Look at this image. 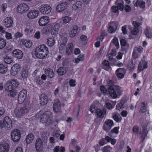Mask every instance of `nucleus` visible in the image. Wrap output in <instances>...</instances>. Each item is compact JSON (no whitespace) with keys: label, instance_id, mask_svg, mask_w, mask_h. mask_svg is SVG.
<instances>
[{"label":"nucleus","instance_id":"f257e3e1","mask_svg":"<svg viewBox=\"0 0 152 152\" xmlns=\"http://www.w3.org/2000/svg\"><path fill=\"white\" fill-rule=\"evenodd\" d=\"M107 91L109 94L113 98H116L121 94V88L119 86L114 84L111 80H109L108 83Z\"/></svg>","mask_w":152,"mask_h":152},{"label":"nucleus","instance_id":"f03ea898","mask_svg":"<svg viewBox=\"0 0 152 152\" xmlns=\"http://www.w3.org/2000/svg\"><path fill=\"white\" fill-rule=\"evenodd\" d=\"M23 106L20 107H16L15 110V114L16 116L20 118L28 113L31 109L30 102H25L23 103Z\"/></svg>","mask_w":152,"mask_h":152},{"label":"nucleus","instance_id":"7ed1b4c3","mask_svg":"<svg viewBox=\"0 0 152 152\" xmlns=\"http://www.w3.org/2000/svg\"><path fill=\"white\" fill-rule=\"evenodd\" d=\"M49 53L48 49L44 44L41 45L37 47L34 52L36 57L40 59H43L47 56Z\"/></svg>","mask_w":152,"mask_h":152},{"label":"nucleus","instance_id":"20e7f679","mask_svg":"<svg viewBox=\"0 0 152 152\" xmlns=\"http://www.w3.org/2000/svg\"><path fill=\"white\" fill-rule=\"evenodd\" d=\"M51 116V113L49 111L45 112L41 116L40 122L45 125H50L53 122Z\"/></svg>","mask_w":152,"mask_h":152},{"label":"nucleus","instance_id":"39448f33","mask_svg":"<svg viewBox=\"0 0 152 152\" xmlns=\"http://www.w3.org/2000/svg\"><path fill=\"white\" fill-rule=\"evenodd\" d=\"M12 121L11 118L8 116L5 117L3 121H0V127L4 128L6 130H9L12 127Z\"/></svg>","mask_w":152,"mask_h":152},{"label":"nucleus","instance_id":"423d86ee","mask_svg":"<svg viewBox=\"0 0 152 152\" xmlns=\"http://www.w3.org/2000/svg\"><path fill=\"white\" fill-rule=\"evenodd\" d=\"M18 84V82L17 80L12 79L9 80L5 85V90L6 91H8L10 90H13L17 87Z\"/></svg>","mask_w":152,"mask_h":152},{"label":"nucleus","instance_id":"0eeeda50","mask_svg":"<svg viewBox=\"0 0 152 152\" xmlns=\"http://www.w3.org/2000/svg\"><path fill=\"white\" fill-rule=\"evenodd\" d=\"M62 42L60 45L59 50L60 52L64 53L65 52L66 53V34H62L61 35Z\"/></svg>","mask_w":152,"mask_h":152},{"label":"nucleus","instance_id":"6e6552de","mask_svg":"<svg viewBox=\"0 0 152 152\" xmlns=\"http://www.w3.org/2000/svg\"><path fill=\"white\" fill-rule=\"evenodd\" d=\"M40 12L44 15L48 14L51 12V7L47 4H42L39 7Z\"/></svg>","mask_w":152,"mask_h":152},{"label":"nucleus","instance_id":"1a4fd4ad","mask_svg":"<svg viewBox=\"0 0 152 152\" xmlns=\"http://www.w3.org/2000/svg\"><path fill=\"white\" fill-rule=\"evenodd\" d=\"M27 91L25 89H22L20 92L18 97V101L19 104H21L26 97Z\"/></svg>","mask_w":152,"mask_h":152},{"label":"nucleus","instance_id":"9d476101","mask_svg":"<svg viewBox=\"0 0 152 152\" xmlns=\"http://www.w3.org/2000/svg\"><path fill=\"white\" fill-rule=\"evenodd\" d=\"M4 26L7 28H12L14 26L13 20L11 17H7L3 21Z\"/></svg>","mask_w":152,"mask_h":152},{"label":"nucleus","instance_id":"9b49d317","mask_svg":"<svg viewBox=\"0 0 152 152\" xmlns=\"http://www.w3.org/2000/svg\"><path fill=\"white\" fill-rule=\"evenodd\" d=\"M143 50V48H142L140 46L138 47H135L133 49V53L132 54V56L134 59H136L138 57V54L137 53H141Z\"/></svg>","mask_w":152,"mask_h":152},{"label":"nucleus","instance_id":"f8f14e48","mask_svg":"<svg viewBox=\"0 0 152 152\" xmlns=\"http://www.w3.org/2000/svg\"><path fill=\"white\" fill-rule=\"evenodd\" d=\"M20 66L19 64H14L11 67L10 73L12 76H15L19 72Z\"/></svg>","mask_w":152,"mask_h":152},{"label":"nucleus","instance_id":"ddd939ff","mask_svg":"<svg viewBox=\"0 0 152 152\" xmlns=\"http://www.w3.org/2000/svg\"><path fill=\"white\" fill-rule=\"evenodd\" d=\"M29 8L26 4L23 3L18 5L17 7V10L18 12L22 14L28 10Z\"/></svg>","mask_w":152,"mask_h":152},{"label":"nucleus","instance_id":"4468645a","mask_svg":"<svg viewBox=\"0 0 152 152\" xmlns=\"http://www.w3.org/2000/svg\"><path fill=\"white\" fill-rule=\"evenodd\" d=\"M115 4L117 5V6H113L111 9L113 12L117 13L118 12V10L122 11L124 10V6L123 4L121 3H118L117 4V2H115Z\"/></svg>","mask_w":152,"mask_h":152},{"label":"nucleus","instance_id":"2eb2a0df","mask_svg":"<svg viewBox=\"0 0 152 152\" xmlns=\"http://www.w3.org/2000/svg\"><path fill=\"white\" fill-rule=\"evenodd\" d=\"M113 125L114 123L113 121L110 119H107L104 123L103 128L107 132L108 131L110 130L111 127Z\"/></svg>","mask_w":152,"mask_h":152},{"label":"nucleus","instance_id":"dca6fc26","mask_svg":"<svg viewBox=\"0 0 152 152\" xmlns=\"http://www.w3.org/2000/svg\"><path fill=\"white\" fill-rule=\"evenodd\" d=\"M62 65L63 67H60L57 70V72L60 75H64L66 72V60H65L63 61Z\"/></svg>","mask_w":152,"mask_h":152},{"label":"nucleus","instance_id":"f3484780","mask_svg":"<svg viewBox=\"0 0 152 152\" xmlns=\"http://www.w3.org/2000/svg\"><path fill=\"white\" fill-rule=\"evenodd\" d=\"M12 56L18 59H21L23 57V53L21 50L16 49L12 52Z\"/></svg>","mask_w":152,"mask_h":152},{"label":"nucleus","instance_id":"a211bd4d","mask_svg":"<svg viewBox=\"0 0 152 152\" xmlns=\"http://www.w3.org/2000/svg\"><path fill=\"white\" fill-rule=\"evenodd\" d=\"M66 2H62L58 4L56 8V10L58 12H66Z\"/></svg>","mask_w":152,"mask_h":152},{"label":"nucleus","instance_id":"6ab92c4d","mask_svg":"<svg viewBox=\"0 0 152 152\" xmlns=\"http://www.w3.org/2000/svg\"><path fill=\"white\" fill-rule=\"evenodd\" d=\"M39 11L37 10H32L27 14V17L30 19L36 18L39 15Z\"/></svg>","mask_w":152,"mask_h":152},{"label":"nucleus","instance_id":"aec40b11","mask_svg":"<svg viewBox=\"0 0 152 152\" xmlns=\"http://www.w3.org/2000/svg\"><path fill=\"white\" fill-rule=\"evenodd\" d=\"M9 144L4 142L0 144V152H8L9 150Z\"/></svg>","mask_w":152,"mask_h":152},{"label":"nucleus","instance_id":"412c9836","mask_svg":"<svg viewBox=\"0 0 152 152\" xmlns=\"http://www.w3.org/2000/svg\"><path fill=\"white\" fill-rule=\"evenodd\" d=\"M53 109L54 111L56 112L60 110L61 109L60 102L58 99H56L54 100L53 105Z\"/></svg>","mask_w":152,"mask_h":152},{"label":"nucleus","instance_id":"4be33fe9","mask_svg":"<svg viewBox=\"0 0 152 152\" xmlns=\"http://www.w3.org/2000/svg\"><path fill=\"white\" fill-rule=\"evenodd\" d=\"M39 98L40 100V104L41 105H44L47 103L48 97L46 95L44 94H41L39 96Z\"/></svg>","mask_w":152,"mask_h":152},{"label":"nucleus","instance_id":"5701e85b","mask_svg":"<svg viewBox=\"0 0 152 152\" xmlns=\"http://www.w3.org/2000/svg\"><path fill=\"white\" fill-rule=\"evenodd\" d=\"M48 22V17L47 16H43L39 19L38 23L40 26H42L46 25Z\"/></svg>","mask_w":152,"mask_h":152},{"label":"nucleus","instance_id":"b1692460","mask_svg":"<svg viewBox=\"0 0 152 152\" xmlns=\"http://www.w3.org/2000/svg\"><path fill=\"white\" fill-rule=\"evenodd\" d=\"M53 26L51 24H49L44 27L41 31V33L43 34H47L53 29Z\"/></svg>","mask_w":152,"mask_h":152},{"label":"nucleus","instance_id":"393cba45","mask_svg":"<svg viewBox=\"0 0 152 152\" xmlns=\"http://www.w3.org/2000/svg\"><path fill=\"white\" fill-rule=\"evenodd\" d=\"M111 139V138L108 136H106L104 138H102L99 142L100 146H103L107 142H110Z\"/></svg>","mask_w":152,"mask_h":152},{"label":"nucleus","instance_id":"a878e982","mask_svg":"<svg viewBox=\"0 0 152 152\" xmlns=\"http://www.w3.org/2000/svg\"><path fill=\"white\" fill-rule=\"evenodd\" d=\"M95 113H96L97 116L101 118H103L104 117V115H105L106 113L105 109H103L102 110L97 109Z\"/></svg>","mask_w":152,"mask_h":152},{"label":"nucleus","instance_id":"bb28decb","mask_svg":"<svg viewBox=\"0 0 152 152\" xmlns=\"http://www.w3.org/2000/svg\"><path fill=\"white\" fill-rule=\"evenodd\" d=\"M133 3L134 6L137 7L139 5L141 8H144L145 7V2L143 0H137L136 2L134 1Z\"/></svg>","mask_w":152,"mask_h":152},{"label":"nucleus","instance_id":"cd10ccee","mask_svg":"<svg viewBox=\"0 0 152 152\" xmlns=\"http://www.w3.org/2000/svg\"><path fill=\"white\" fill-rule=\"evenodd\" d=\"M78 28V26L77 25L73 26L72 30L69 33V37H73L75 36L77 33Z\"/></svg>","mask_w":152,"mask_h":152},{"label":"nucleus","instance_id":"c85d7f7f","mask_svg":"<svg viewBox=\"0 0 152 152\" xmlns=\"http://www.w3.org/2000/svg\"><path fill=\"white\" fill-rule=\"evenodd\" d=\"M102 68L107 71H111V68L110 67L109 63L107 61L104 60L102 62Z\"/></svg>","mask_w":152,"mask_h":152},{"label":"nucleus","instance_id":"c756f323","mask_svg":"<svg viewBox=\"0 0 152 152\" xmlns=\"http://www.w3.org/2000/svg\"><path fill=\"white\" fill-rule=\"evenodd\" d=\"M45 73L48 77L50 78L54 77L53 71L50 68L45 69Z\"/></svg>","mask_w":152,"mask_h":152},{"label":"nucleus","instance_id":"7c9ffc66","mask_svg":"<svg viewBox=\"0 0 152 152\" xmlns=\"http://www.w3.org/2000/svg\"><path fill=\"white\" fill-rule=\"evenodd\" d=\"M83 3L82 2L78 1L75 4H73L72 6L73 10H76L80 8L82 6Z\"/></svg>","mask_w":152,"mask_h":152},{"label":"nucleus","instance_id":"2f4dec72","mask_svg":"<svg viewBox=\"0 0 152 152\" xmlns=\"http://www.w3.org/2000/svg\"><path fill=\"white\" fill-rule=\"evenodd\" d=\"M60 27V25L59 23H56L54 25L52 29V34H58V31Z\"/></svg>","mask_w":152,"mask_h":152},{"label":"nucleus","instance_id":"473e14b6","mask_svg":"<svg viewBox=\"0 0 152 152\" xmlns=\"http://www.w3.org/2000/svg\"><path fill=\"white\" fill-rule=\"evenodd\" d=\"M11 138L13 141L17 142L20 137V134H11Z\"/></svg>","mask_w":152,"mask_h":152},{"label":"nucleus","instance_id":"72a5a7b5","mask_svg":"<svg viewBox=\"0 0 152 152\" xmlns=\"http://www.w3.org/2000/svg\"><path fill=\"white\" fill-rule=\"evenodd\" d=\"M43 143L42 140L39 138L37 139L35 143V147L36 150H39L42 146Z\"/></svg>","mask_w":152,"mask_h":152},{"label":"nucleus","instance_id":"f704fd0d","mask_svg":"<svg viewBox=\"0 0 152 152\" xmlns=\"http://www.w3.org/2000/svg\"><path fill=\"white\" fill-rule=\"evenodd\" d=\"M145 34L147 37L149 38H151L152 37L151 28L149 27H147L145 31Z\"/></svg>","mask_w":152,"mask_h":152},{"label":"nucleus","instance_id":"c9c22d12","mask_svg":"<svg viewBox=\"0 0 152 152\" xmlns=\"http://www.w3.org/2000/svg\"><path fill=\"white\" fill-rule=\"evenodd\" d=\"M34 138V137L33 134H29L26 138V141L27 143L29 144L32 141Z\"/></svg>","mask_w":152,"mask_h":152},{"label":"nucleus","instance_id":"e433bc0d","mask_svg":"<svg viewBox=\"0 0 152 152\" xmlns=\"http://www.w3.org/2000/svg\"><path fill=\"white\" fill-rule=\"evenodd\" d=\"M146 107L144 102H141L140 108L139 110V112L141 113H145L146 111Z\"/></svg>","mask_w":152,"mask_h":152},{"label":"nucleus","instance_id":"4c0bfd02","mask_svg":"<svg viewBox=\"0 0 152 152\" xmlns=\"http://www.w3.org/2000/svg\"><path fill=\"white\" fill-rule=\"evenodd\" d=\"M34 29V27L31 25L29 24L26 26L25 31L27 33L29 34L33 32Z\"/></svg>","mask_w":152,"mask_h":152},{"label":"nucleus","instance_id":"58836bf2","mask_svg":"<svg viewBox=\"0 0 152 152\" xmlns=\"http://www.w3.org/2000/svg\"><path fill=\"white\" fill-rule=\"evenodd\" d=\"M28 71L24 69L22 71L21 73L20 76L23 80H25L26 79V78L28 76Z\"/></svg>","mask_w":152,"mask_h":152},{"label":"nucleus","instance_id":"ea45409f","mask_svg":"<svg viewBox=\"0 0 152 152\" xmlns=\"http://www.w3.org/2000/svg\"><path fill=\"white\" fill-rule=\"evenodd\" d=\"M8 70L7 67L6 65L0 64V73L2 74L5 73Z\"/></svg>","mask_w":152,"mask_h":152},{"label":"nucleus","instance_id":"a19ab883","mask_svg":"<svg viewBox=\"0 0 152 152\" xmlns=\"http://www.w3.org/2000/svg\"><path fill=\"white\" fill-rule=\"evenodd\" d=\"M6 40L4 38H0V49L4 48L6 45Z\"/></svg>","mask_w":152,"mask_h":152},{"label":"nucleus","instance_id":"79ce46f5","mask_svg":"<svg viewBox=\"0 0 152 152\" xmlns=\"http://www.w3.org/2000/svg\"><path fill=\"white\" fill-rule=\"evenodd\" d=\"M73 46L72 44L70 43L67 45V54L69 55L72 52Z\"/></svg>","mask_w":152,"mask_h":152},{"label":"nucleus","instance_id":"37998d69","mask_svg":"<svg viewBox=\"0 0 152 152\" xmlns=\"http://www.w3.org/2000/svg\"><path fill=\"white\" fill-rule=\"evenodd\" d=\"M4 60L5 63L8 64H10L13 61L11 57L7 56L4 57Z\"/></svg>","mask_w":152,"mask_h":152},{"label":"nucleus","instance_id":"c03bdc74","mask_svg":"<svg viewBox=\"0 0 152 152\" xmlns=\"http://www.w3.org/2000/svg\"><path fill=\"white\" fill-rule=\"evenodd\" d=\"M124 101L121 100L119 103L117 104L116 105V109L118 110H120L122 108L124 107Z\"/></svg>","mask_w":152,"mask_h":152},{"label":"nucleus","instance_id":"a18cd8bd","mask_svg":"<svg viewBox=\"0 0 152 152\" xmlns=\"http://www.w3.org/2000/svg\"><path fill=\"white\" fill-rule=\"evenodd\" d=\"M34 80V82L37 85H40L42 83V81L41 80L39 76H37L35 77Z\"/></svg>","mask_w":152,"mask_h":152},{"label":"nucleus","instance_id":"49530a36","mask_svg":"<svg viewBox=\"0 0 152 152\" xmlns=\"http://www.w3.org/2000/svg\"><path fill=\"white\" fill-rule=\"evenodd\" d=\"M119 115H120L119 113H114L113 114L112 117L116 122H119L121 120L118 118Z\"/></svg>","mask_w":152,"mask_h":152},{"label":"nucleus","instance_id":"de8ad7c7","mask_svg":"<svg viewBox=\"0 0 152 152\" xmlns=\"http://www.w3.org/2000/svg\"><path fill=\"white\" fill-rule=\"evenodd\" d=\"M24 44L26 47L29 48L32 45V42L30 40H26L24 41Z\"/></svg>","mask_w":152,"mask_h":152},{"label":"nucleus","instance_id":"09e8293b","mask_svg":"<svg viewBox=\"0 0 152 152\" xmlns=\"http://www.w3.org/2000/svg\"><path fill=\"white\" fill-rule=\"evenodd\" d=\"M121 47H125L128 48L129 47V45L126 42V40L124 39H121L120 41Z\"/></svg>","mask_w":152,"mask_h":152},{"label":"nucleus","instance_id":"8fccbe9b","mask_svg":"<svg viewBox=\"0 0 152 152\" xmlns=\"http://www.w3.org/2000/svg\"><path fill=\"white\" fill-rule=\"evenodd\" d=\"M112 149L110 146L107 145L102 148L101 150L102 152H110Z\"/></svg>","mask_w":152,"mask_h":152},{"label":"nucleus","instance_id":"3c124183","mask_svg":"<svg viewBox=\"0 0 152 152\" xmlns=\"http://www.w3.org/2000/svg\"><path fill=\"white\" fill-rule=\"evenodd\" d=\"M84 55H80L77 58L75 59V62L77 64L80 61L83 60L84 59Z\"/></svg>","mask_w":152,"mask_h":152},{"label":"nucleus","instance_id":"603ef678","mask_svg":"<svg viewBox=\"0 0 152 152\" xmlns=\"http://www.w3.org/2000/svg\"><path fill=\"white\" fill-rule=\"evenodd\" d=\"M47 43L49 46H52L54 44V40L52 38H50L48 39Z\"/></svg>","mask_w":152,"mask_h":152},{"label":"nucleus","instance_id":"864d4df0","mask_svg":"<svg viewBox=\"0 0 152 152\" xmlns=\"http://www.w3.org/2000/svg\"><path fill=\"white\" fill-rule=\"evenodd\" d=\"M13 49V47L11 45H8L4 49L5 53H8L12 51Z\"/></svg>","mask_w":152,"mask_h":152},{"label":"nucleus","instance_id":"5fc2aeb1","mask_svg":"<svg viewBox=\"0 0 152 152\" xmlns=\"http://www.w3.org/2000/svg\"><path fill=\"white\" fill-rule=\"evenodd\" d=\"M118 23L117 22H112L110 23L109 24L112 27H113V28H114V29L116 30L117 28L118 25Z\"/></svg>","mask_w":152,"mask_h":152},{"label":"nucleus","instance_id":"6e6d98bb","mask_svg":"<svg viewBox=\"0 0 152 152\" xmlns=\"http://www.w3.org/2000/svg\"><path fill=\"white\" fill-rule=\"evenodd\" d=\"M8 91H9L8 94V96H10L12 97H14L16 96V92L15 91L10 90Z\"/></svg>","mask_w":152,"mask_h":152},{"label":"nucleus","instance_id":"4d7b16f0","mask_svg":"<svg viewBox=\"0 0 152 152\" xmlns=\"http://www.w3.org/2000/svg\"><path fill=\"white\" fill-rule=\"evenodd\" d=\"M66 16H65L64 17H62L60 20V23L61 26L64 25L66 23Z\"/></svg>","mask_w":152,"mask_h":152},{"label":"nucleus","instance_id":"13d9d810","mask_svg":"<svg viewBox=\"0 0 152 152\" xmlns=\"http://www.w3.org/2000/svg\"><path fill=\"white\" fill-rule=\"evenodd\" d=\"M108 58H109V60L110 62L111 65H116V64H115V62L116 61V59L115 58H114L113 57H110V56H108Z\"/></svg>","mask_w":152,"mask_h":152},{"label":"nucleus","instance_id":"bf43d9fd","mask_svg":"<svg viewBox=\"0 0 152 152\" xmlns=\"http://www.w3.org/2000/svg\"><path fill=\"white\" fill-rule=\"evenodd\" d=\"M97 109L95 105L94 104H92L90 107V110L92 113H95L96 111V110Z\"/></svg>","mask_w":152,"mask_h":152},{"label":"nucleus","instance_id":"052dcab7","mask_svg":"<svg viewBox=\"0 0 152 152\" xmlns=\"http://www.w3.org/2000/svg\"><path fill=\"white\" fill-rule=\"evenodd\" d=\"M115 72L125 74L126 72V71L124 68H118L116 70Z\"/></svg>","mask_w":152,"mask_h":152},{"label":"nucleus","instance_id":"680f3d73","mask_svg":"<svg viewBox=\"0 0 152 152\" xmlns=\"http://www.w3.org/2000/svg\"><path fill=\"white\" fill-rule=\"evenodd\" d=\"M143 61H141L139 63L138 65V69L139 70H140V71H141L143 70Z\"/></svg>","mask_w":152,"mask_h":152},{"label":"nucleus","instance_id":"e2e57ef3","mask_svg":"<svg viewBox=\"0 0 152 152\" xmlns=\"http://www.w3.org/2000/svg\"><path fill=\"white\" fill-rule=\"evenodd\" d=\"M106 34L105 31L104 30H102L101 31V36L99 37H98L99 39L101 40V41H102L103 39V36H105Z\"/></svg>","mask_w":152,"mask_h":152},{"label":"nucleus","instance_id":"0e129e2a","mask_svg":"<svg viewBox=\"0 0 152 152\" xmlns=\"http://www.w3.org/2000/svg\"><path fill=\"white\" fill-rule=\"evenodd\" d=\"M116 29L113 28V27L110 25L109 27L108 28V32L110 33H112L115 32Z\"/></svg>","mask_w":152,"mask_h":152},{"label":"nucleus","instance_id":"69168bd1","mask_svg":"<svg viewBox=\"0 0 152 152\" xmlns=\"http://www.w3.org/2000/svg\"><path fill=\"white\" fill-rule=\"evenodd\" d=\"M139 30L137 28L135 27L133 30H131V33L132 34L136 35L138 33Z\"/></svg>","mask_w":152,"mask_h":152},{"label":"nucleus","instance_id":"338daca9","mask_svg":"<svg viewBox=\"0 0 152 152\" xmlns=\"http://www.w3.org/2000/svg\"><path fill=\"white\" fill-rule=\"evenodd\" d=\"M132 130L134 132L138 133L140 131V129L138 126L135 125L133 127Z\"/></svg>","mask_w":152,"mask_h":152},{"label":"nucleus","instance_id":"774afa93","mask_svg":"<svg viewBox=\"0 0 152 152\" xmlns=\"http://www.w3.org/2000/svg\"><path fill=\"white\" fill-rule=\"evenodd\" d=\"M26 132L23 130H20L18 129H14L11 132V133H21V132Z\"/></svg>","mask_w":152,"mask_h":152}]
</instances>
